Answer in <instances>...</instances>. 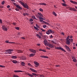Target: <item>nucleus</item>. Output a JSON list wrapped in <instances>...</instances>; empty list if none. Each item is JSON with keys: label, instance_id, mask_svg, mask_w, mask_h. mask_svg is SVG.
<instances>
[{"label": "nucleus", "instance_id": "nucleus-1", "mask_svg": "<svg viewBox=\"0 0 77 77\" xmlns=\"http://www.w3.org/2000/svg\"><path fill=\"white\" fill-rule=\"evenodd\" d=\"M19 3H20L22 5H23V6L24 8H26V9H28V8H29L28 5H27L26 4H24L23 2H21V1H19Z\"/></svg>", "mask_w": 77, "mask_h": 77}, {"label": "nucleus", "instance_id": "nucleus-2", "mask_svg": "<svg viewBox=\"0 0 77 77\" xmlns=\"http://www.w3.org/2000/svg\"><path fill=\"white\" fill-rule=\"evenodd\" d=\"M46 34H47V35H49L50 33H54V31L51 30V29H49L48 31H47Z\"/></svg>", "mask_w": 77, "mask_h": 77}, {"label": "nucleus", "instance_id": "nucleus-3", "mask_svg": "<svg viewBox=\"0 0 77 77\" xmlns=\"http://www.w3.org/2000/svg\"><path fill=\"white\" fill-rule=\"evenodd\" d=\"M66 44L67 45H70V42H71V39L69 38H66Z\"/></svg>", "mask_w": 77, "mask_h": 77}, {"label": "nucleus", "instance_id": "nucleus-4", "mask_svg": "<svg viewBox=\"0 0 77 77\" xmlns=\"http://www.w3.org/2000/svg\"><path fill=\"white\" fill-rule=\"evenodd\" d=\"M65 47L66 49L67 50V51H68V52H69V51H71V49H70V48H69L68 46L66 45H65Z\"/></svg>", "mask_w": 77, "mask_h": 77}, {"label": "nucleus", "instance_id": "nucleus-5", "mask_svg": "<svg viewBox=\"0 0 77 77\" xmlns=\"http://www.w3.org/2000/svg\"><path fill=\"white\" fill-rule=\"evenodd\" d=\"M55 48L57 49H59V50H62V51H64V52H66V51L64 49L62 48H61L60 47H58L57 48Z\"/></svg>", "mask_w": 77, "mask_h": 77}, {"label": "nucleus", "instance_id": "nucleus-6", "mask_svg": "<svg viewBox=\"0 0 77 77\" xmlns=\"http://www.w3.org/2000/svg\"><path fill=\"white\" fill-rule=\"evenodd\" d=\"M34 63L35 65V66L36 67V68L38 67L39 65V63L36 61H34Z\"/></svg>", "mask_w": 77, "mask_h": 77}, {"label": "nucleus", "instance_id": "nucleus-7", "mask_svg": "<svg viewBox=\"0 0 77 77\" xmlns=\"http://www.w3.org/2000/svg\"><path fill=\"white\" fill-rule=\"evenodd\" d=\"M40 23H45L46 24H47L48 25H50V24L44 21V20H40Z\"/></svg>", "mask_w": 77, "mask_h": 77}, {"label": "nucleus", "instance_id": "nucleus-8", "mask_svg": "<svg viewBox=\"0 0 77 77\" xmlns=\"http://www.w3.org/2000/svg\"><path fill=\"white\" fill-rule=\"evenodd\" d=\"M2 29L3 30H5V31H7V30H8V29L6 28V26L4 25L2 26Z\"/></svg>", "mask_w": 77, "mask_h": 77}, {"label": "nucleus", "instance_id": "nucleus-9", "mask_svg": "<svg viewBox=\"0 0 77 77\" xmlns=\"http://www.w3.org/2000/svg\"><path fill=\"white\" fill-rule=\"evenodd\" d=\"M29 51H31V52H32V53H36V50L34 49H29Z\"/></svg>", "mask_w": 77, "mask_h": 77}, {"label": "nucleus", "instance_id": "nucleus-10", "mask_svg": "<svg viewBox=\"0 0 77 77\" xmlns=\"http://www.w3.org/2000/svg\"><path fill=\"white\" fill-rule=\"evenodd\" d=\"M29 69L31 71H32V72H35V73H37V71L36 70H35L33 69L30 68Z\"/></svg>", "mask_w": 77, "mask_h": 77}, {"label": "nucleus", "instance_id": "nucleus-11", "mask_svg": "<svg viewBox=\"0 0 77 77\" xmlns=\"http://www.w3.org/2000/svg\"><path fill=\"white\" fill-rule=\"evenodd\" d=\"M69 10H70V11H75V12L77 11V10L75 9V8L71 7H70L69 8Z\"/></svg>", "mask_w": 77, "mask_h": 77}, {"label": "nucleus", "instance_id": "nucleus-12", "mask_svg": "<svg viewBox=\"0 0 77 77\" xmlns=\"http://www.w3.org/2000/svg\"><path fill=\"white\" fill-rule=\"evenodd\" d=\"M11 61L13 63H18V61L16 60H11Z\"/></svg>", "mask_w": 77, "mask_h": 77}, {"label": "nucleus", "instance_id": "nucleus-13", "mask_svg": "<svg viewBox=\"0 0 77 77\" xmlns=\"http://www.w3.org/2000/svg\"><path fill=\"white\" fill-rule=\"evenodd\" d=\"M47 46L49 47L50 48H54V46L52 45L50 43L48 44V45H47Z\"/></svg>", "mask_w": 77, "mask_h": 77}, {"label": "nucleus", "instance_id": "nucleus-14", "mask_svg": "<svg viewBox=\"0 0 77 77\" xmlns=\"http://www.w3.org/2000/svg\"><path fill=\"white\" fill-rule=\"evenodd\" d=\"M44 44H45V45H47L49 44L47 42V41L46 40H45L44 41Z\"/></svg>", "mask_w": 77, "mask_h": 77}, {"label": "nucleus", "instance_id": "nucleus-15", "mask_svg": "<svg viewBox=\"0 0 77 77\" xmlns=\"http://www.w3.org/2000/svg\"><path fill=\"white\" fill-rule=\"evenodd\" d=\"M70 2H71V3H72L74 4V5H77V2H75V1H73L72 0H70Z\"/></svg>", "mask_w": 77, "mask_h": 77}, {"label": "nucleus", "instance_id": "nucleus-16", "mask_svg": "<svg viewBox=\"0 0 77 77\" xmlns=\"http://www.w3.org/2000/svg\"><path fill=\"white\" fill-rule=\"evenodd\" d=\"M14 51V50L13 49H8L7 50H6L5 51V52H11V51Z\"/></svg>", "mask_w": 77, "mask_h": 77}, {"label": "nucleus", "instance_id": "nucleus-17", "mask_svg": "<svg viewBox=\"0 0 77 77\" xmlns=\"http://www.w3.org/2000/svg\"><path fill=\"white\" fill-rule=\"evenodd\" d=\"M5 42H6V43H7L8 44H14L15 43L14 42H9L8 40L5 41Z\"/></svg>", "mask_w": 77, "mask_h": 77}, {"label": "nucleus", "instance_id": "nucleus-18", "mask_svg": "<svg viewBox=\"0 0 77 77\" xmlns=\"http://www.w3.org/2000/svg\"><path fill=\"white\" fill-rule=\"evenodd\" d=\"M20 59H22V60H24L26 59V57L24 56H23L22 57H20Z\"/></svg>", "mask_w": 77, "mask_h": 77}, {"label": "nucleus", "instance_id": "nucleus-19", "mask_svg": "<svg viewBox=\"0 0 77 77\" xmlns=\"http://www.w3.org/2000/svg\"><path fill=\"white\" fill-rule=\"evenodd\" d=\"M40 57H42V58H46L47 59H48V57L47 56H40Z\"/></svg>", "mask_w": 77, "mask_h": 77}, {"label": "nucleus", "instance_id": "nucleus-20", "mask_svg": "<svg viewBox=\"0 0 77 77\" xmlns=\"http://www.w3.org/2000/svg\"><path fill=\"white\" fill-rule=\"evenodd\" d=\"M23 72V71H21V70H14V72Z\"/></svg>", "mask_w": 77, "mask_h": 77}, {"label": "nucleus", "instance_id": "nucleus-21", "mask_svg": "<svg viewBox=\"0 0 77 77\" xmlns=\"http://www.w3.org/2000/svg\"><path fill=\"white\" fill-rule=\"evenodd\" d=\"M11 59H15L17 58V57L16 56H12L11 57Z\"/></svg>", "mask_w": 77, "mask_h": 77}, {"label": "nucleus", "instance_id": "nucleus-22", "mask_svg": "<svg viewBox=\"0 0 77 77\" xmlns=\"http://www.w3.org/2000/svg\"><path fill=\"white\" fill-rule=\"evenodd\" d=\"M21 64L22 65V66H25V65H26V64L24 62H21Z\"/></svg>", "mask_w": 77, "mask_h": 77}, {"label": "nucleus", "instance_id": "nucleus-23", "mask_svg": "<svg viewBox=\"0 0 77 77\" xmlns=\"http://www.w3.org/2000/svg\"><path fill=\"white\" fill-rule=\"evenodd\" d=\"M16 7L17 8H18L19 9H20L22 10L23 9L22 8H21L20 5H17V6H16Z\"/></svg>", "mask_w": 77, "mask_h": 77}, {"label": "nucleus", "instance_id": "nucleus-24", "mask_svg": "<svg viewBox=\"0 0 77 77\" xmlns=\"http://www.w3.org/2000/svg\"><path fill=\"white\" fill-rule=\"evenodd\" d=\"M27 74L28 75H29V76H30V77H33V75H32L29 73H27Z\"/></svg>", "mask_w": 77, "mask_h": 77}, {"label": "nucleus", "instance_id": "nucleus-25", "mask_svg": "<svg viewBox=\"0 0 77 77\" xmlns=\"http://www.w3.org/2000/svg\"><path fill=\"white\" fill-rule=\"evenodd\" d=\"M32 74L33 75H35V76H38V75L37 74L35 73H32Z\"/></svg>", "mask_w": 77, "mask_h": 77}, {"label": "nucleus", "instance_id": "nucleus-26", "mask_svg": "<svg viewBox=\"0 0 77 77\" xmlns=\"http://www.w3.org/2000/svg\"><path fill=\"white\" fill-rule=\"evenodd\" d=\"M39 5H44L45 6L46 5V4L45 3H40Z\"/></svg>", "mask_w": 77, "mask_h": 77}, {"label": "nucleus", "instance_id": "nucleus-27", "mask_svg": "<svg viewBox=\"0 0 77 77\" xmlns=\"http://www.w3.org/2000/svg\"><path fill=\"white\" fill-rule=\"evenodd\" d=\"M17 51L18 52V53H23V51L19 50H17Z\"/></svg>", "mask_w": 77, "mask_h": 77}, {"label": "nucleus", "instance_id": "nucleus-28", "mask_svg": "<svg viewBox=\"0 0 77 77\" xmlns=\"http://www.w3.org/2000/svg\"><path fill=\"white\" fill-rule=\"evenodd\" d=\"M52 14L54 15L55 16V17H56V16H57V14H56L55 12L53 11V12H52Z\"/></svg>", "mask_w": 77, "mask_h": 77}, {"label": "nucleus", "instance_id": "nucleus-29", "mask_svg": "<svg viewBox=\"0 0 77 77\" xmlns=\"http://www.w3.org/2000/svg\"><path fill=\"white\" fill-rule=\"evenodd\" d=\"M35 56V54H31L29 55V57H32V56Z\"/></svg>", "mask_w": 77, "mask_h": 77}, {"label": "nucleus", "instance_id": "nucleus-30", "mask_svg": "<svg viewBox=\"0 0 77 77\" xmlns=\"http://www.w3.org/2000/svg\"><path fill=\"white\" fill-rule=\"evenodd\" d=\"M32 19H34V20H35H35H37V19L36 18V17H35L34 16H32Z\"/></svg>", "mask_w": 77, "mask_h": 77}, {"label": "nucleus", "instance_id": "nucleus-31", "mask_svg": "<svg viewBox=\"0 0 77 77\" xmlns=\"http://www.w3.org/2000/svg\"><path fill=\"white\" fill-rule=\"evenodd\" d=\"M34 29H35V30H37L38 31V30H39V29H38V28H37L36 27V26H34Z\"/></svg>", "mask_w": 77, "mask_h": 77}, {"label": "nucleus", "instance_id": "nucleus-32", "mask_svg": "<svg viewBox=\"0 0 77 77\" xmlns=\"http://www.w3.org/2000/svg\"><path fill=\"white\" fill-rule=\"evenodd\" d=\"M36 36L38 37V38H39V39H40V38H41V36H40V35H39V34H37L36 35Z\"/></svg>", "mask_w": 77, "mask_h": 77}, {"label": "nucleus", "instance_id": "nucleus-33", "mask_svg": "<svg viewBox=\"0 0 77 77\" xmlns=\"http://www.w3.org/2000/svg\"><path fill=\"white\" fill-rule=\"evenodd\" d=\"M62 5L63 6H66V4L65 3H62Z\"/></svg>", "mask_w": 77, "mask_h": 77}, {"label": "nucleus", "instance_id": "nucleus-34", "mask_svg": "<svg viewBox=\"0 0 77 77\" xmlns=\"http://www.w3.org/2000/svg\"><path fill=\"white\" fill-rule=\"evenodd\" d=\"M28 65L29 66L32 67V65L31 64H30V63H28Z\"/></svg>", "mask_w": 77, "mask_h": 77}, {"label": "nucleus", "instance_id": "nucleus-35", "mask_svg": "<svg viewBox=\"0 0 77 77\" xmlns=\"http://www.w3.org/2000/svg\"><path fill=\"white\" fill-rule=\"evenodd\" d=\"M15 29H17V30H19V29H20V27H15Z\"/></svg>", "mask_w": 77, "mask_h": 77}, {"label": "nucleus", "instance_id": "nucleus-36", "mask_svg": "<svg viewBox=\"0 0 77 77\" xmlns=\"http://www.w3.org/2000/svg\"><path fill=\"white\" fill-rule=\"evenodd\" d=\"M33 21V20L32 19H29V21L30 22H32V21Z\"/></svg>", "mask_w": 77, "mask_h": 77}, {"label": "nucleus", "instance_id": "nucleus-37", "mask_svg": "<svg viewBox=\"0 0 77 77\" xmlns=\"http://www.w3.org/2000/svg\"><path fill=\"white\" fill-rule=\"evenodd\" d=\"M73 61L74 62H77V60L75 59L73 60Z\"/></svg>", "mask_w": 77, "mask_h": 77}, {"label": "nucleus", "instance_id": "nucleus-38", "mask_svg": "<svg viewBox=\"0 0 77 77\" xmlns=\"http://www.w3.org/2000/svg\"><path fill=\"white\" fill-rule=\"evenodd\" d=\"M39 19H40V20H43V18H42L41 16H40Z\"/></svg>", "mask_w": 77, "mask_h": 77}, {"label": "nucleus", "instance_id": "nucleus-39", "mask_svg": "<svg viewBox=\"0 0 77 77\" xmlns=\"http://www.w3.org/2000/svg\"><path fill=\"white\" fill-rule=\"evenodd\" d=\"M0 67H1V68H5L4 66L2 65H0Z\"/></svg>", "mask_w": 77, "mask_h": 77}, {"label": "nucleus", "instance_id": "nucleus-40", "mask_svg": "<svg viewBox=\"0 0 77 77\" xmlns=\"http://www.w3.org/2000/svg\"><path fill=\"white\" fill-rule=\"evenodd\" d=\"M13 4H14V5H15V6H16V7L18 5H17V4H16L15 3V2H13Z\"/></svg>", "mask_w": 77, "mask_h": 77}, {"label": "nucleus", "instance_id": "nucleus-41", "mask_svg": "<svg viewBox=\"0 0 77 77\" xmlns=\"http://www.w3.org/2000/svg\"><path fill=\"white\" fill-rule=\"evenodd\" d=\"M46 27H47V26L45 25H44L43 26V28H46Z\"/></svg>", "mask_w": 77, "mask_h": 77}, {"label": "nucleus", "instance_id": "nucleus-42", "mask_svg": "<svg viewBox=\"0 0 77 77\" xmlns=\"http://www.w3.org/2000/svg\"><path fill=\"white\" fill-rule=\"evenodd\" d=\"M38 15H40V16H41V15L42 14L39 13H38Z\"/></svg>", "mask_w": 77, "mask_h": 77}, {"label": "nucleus", "instance_id": "nucleus-43", "mask_svg": "<svg viewBox=\"0 0 77 77\" xmlns=\"http://www.w3.org/2000/svg\"><path fill=\"white\" fill-rule=\"evenodd\" d=\"M2 4L3 5H4V4H5V1H3L2 2Z\"/></svg>", "mask_w": 77, "mask_h": 77}, {"label": "nucleus", "instance_id": "nucleus-44", "mask_svg": "<svg viewBox=\"0 0 77 77\" xmlns=\"http://www.w3.org/2000/svg\"><path fill=\"white\" fill-rule=\"evenodd\" d=\"M39 11H43V9H42V8H40L39 9Z\"/></svg>", "mask_w": 77, "mask_h": 77}, {"label": "nucleus", "instance_id": "nucleus-45", "mask_svg": "<svg viewBox=\"0 0 77 77\" xmlns=\"http://www.w3.org/2000/svg\"><path fill=\"white\" fill-rule=\"evenodd\" d=\"M36 26L37 27V28H39V26L37 24L36 25Z\"/></svg>", "mask_w": 77, "mask_h": 77}, {"label": "nucleus", "instance_id": "nucleus-46", "mask_svg": "<svg viewBox=\"0 0 77 77\" xmlns=\"http://www.w3.org/2000/svg\"><path fill=\"white\" fill-rule=\"evenodd\" d=\"M15 10H16L17 11H19V9L18 8H16Z\"/></svg>", "mask_w": 77, "mask_h": 77}, {"label": "nucleus", "instance_id": "nucleus-47", "mask_svg": "<svg viewBox=\"0 0 77 77\" xmlns=\"http://www.w3.org/2000/svg\"><path fill=\"white\" fill-rule=\"evenodd\" d=\"M40 36H42V33L39 32Z\"/></svg>", "mask_w": 77, "mask_h": 77}, {"label": "nucleus", "instance_id": "nucleus-48", "mask_svg": "<svg viewBox=\"0 0 77 77\" xmlns=\"http://www.w3.org/2000/svg\"><path fill=\"white\" fill-rule=\"evenodd\" d=\"M40 77H44V76L43 75H40Z\"/></svg>", "mask_w": 77, "mask_h": 77}, {"label": "nucleus", "instance_id": "nucleus-49", "mask_svg": "<svg viewBox=\"0 0 77 77\" xmlns=\"http://www.w3.org/2000/svg\"><path fill=\"white\" fill-rule=\"evenodd\" d=\"M42 51L43 52H46V51L45 50H42Z\"/></svg>", "mask_w": 77, "mask_h": 77}, {"label": "nucleus", "instance_id": "nucleus-50", "mask_svg": "<svg viewBox=\"0 0 77 77\" xmlns=\"http://www.w3.org/2000/svg\"><path fill=\"white\" fill-rule=\"evenodd\" d=\"M7 8H10V6L9 5H8L7 6Z\"/></svg>", "mask_w": 77, "mask_h": 77}, {"label": "nucleus", "instance_id": "nucleus-51", "mask_svg": "<svg viewBox=\"0 0 77 77\" xmlns=\"http://www.w3.org/2000/svg\"><path fill=\"white\" fill-rule=\"evenodd\" d=\"M55 66H56V67H59L60 66V65H56Z\"/></svg>", "mask_w": 77, "mask_h": 77}, {"label": "nucleus", "instance_id": "nucleus-52", "mask_svg": "<svg viewBox=\"0 0 77 77\" xmlns=\"http://www.w3.org/2000/svg\"><path fill=\"white\" fill-rule=\"evenodd\" d=\"M72 37H73V36H72V35H71L70 36V39H71V38H72Z\"/></svg>", "mask_w": 77, "mask_h": 77}, {"label": "nucleus", "instance_id": "nucleus-53", "mask_svg": "<svg viewBox=\"0 0 77 77\" xmlns=\"http://www.w3.org/2000/svg\"><path fill=\"white\" fill-rule=\"evenodd\" d=\"M0 23H1V24H2V20L1 19L0 20Z\"/></svg>", "mask_w": 77, "mask_h": 77}, {"label": "nucleus", "instance_id": "nucleus-54", "mask_svg": "<svg viewBox=\"0 0 77 77\" xmlns=\"http://www.w3.org/2000/svg\"><path fill=\"white\" fill-rule=\"evenodd\" d=\"M50 38H53V36H52V35H51V36H50Z\"/></svg>", "mask_w": 77, "mask_h": 77}, {"label": "nucleus", "instance_id": "nucleus-55", "mask_svg": "<svg viewBox=\"0 0 77 77\" xmlns=\"http://www.w3.org/2000/svg\"><path fill=\"white\" fill-rule=\"evenodd\" d=\"M37 45L38 46H40V45H41V44H37Z\"/></svg>", "mask_w": 77, "mask_h": 77}, {"label": "nucleus", "instance_id": "nucleus-56", "mask_svg": "<svg viewBox=\"0 0 77 77\" xmlns=\"http://www.w3.org/2000/svg\"><path fill=\"white\" fill-rule=\"evenodd\" d=\"M70 40L71 41V42H72V41H73V39H70Z\"/></svg>", "mask_w": 77, "mask_h": 77}, {"label": "nucleus", "instance_id": "nucleus-57", "mask_svg": "<svg viewBox=\"0 0 77 77\" xmlns=\"http://www.w3.org/2000/svg\"><path fill=\"white\" fill-rule=\"evenodd\" d=\"M69 38H70V36H69L68 35L67 37V39H69Z\"/></svg>", "mask_w": 77, "mask_h": 77}, {"label": "nucleus", "instance_id": "nucleus-58", "mask_svg": "<svg viewBox=\"0 0 77 77\" xmlns=\"http://www.w3.org/2000/svg\"><path fill=\"white\" fill-rule=\"evenodd\" d=\"M41 30H42V31L43 32H45V30H44L43 29H41Z\"/></svg>", "mask_w": 77, "mask_h": 77}, {"label": "nucleus", "instance_id": "nucleus-59", "mask_svg": "<svg viewBox=\"0 0 77 77\" xmlns=\"http://www.w3.org/2000/svg\"><path fill=\"white\" fill-rule=\"evenodd\" d=\"M13 24H14V26H15L16 25V23H13Z\"/></svg>", "mask_w": 77, "mask_h": 77}, {"label": "nucleus", "instance_id": "nucleus-60", "mask_svg": "<svg viewBox=\"0 0 77 77\" xmlns=\"http://www.w3.org/2000/svg\"><path fill=\"white\" fill-rule=\"evenodd\" d=\"M22 39H25V38L24 37H21Z\"/></svg>", "mask_w": 77, "mask_h": 77}, {"label": "nucleus", "instance_id": "nucleus-61", "mask_svg": "<svg viewBox=\"0 0 77 77\" xmlns=\"http://www.w3.org/2000/svg\"><path fill=\"white\" fill-rule=\"evenodd\" d=\"M5 54H9L8 52H5Z\"/></svg>", "mask_w": 77, "mask_h": 77}, {"label": "nucleus", "instance_id": "nucleus-62", "mask_svg": "<svg viewBox=\"0 0 77 77\" xmlns=\"http://www.w3.org/2000/svg\"><path fill=\"white\" fill-rule=\"evenodd\" d=\"M8 54H12V52H8Z\"/></svg>", "mask_w": 77, "mask_h": 77}, {"label": "nucleus", "instance_id": "nucleus-63", "mask_svg": "<svg viewBox=\"0 0 77 77\" xmlns=\"http://www.w3.org/2000/svg\"><path fill=\"white\" fill-rule=\"evenodd\" d=\"M62 35H64V33L63 32H62L61 33Z\"/></svg>", "mask_w": 77, "mask_h": 77}, {"label": "nucleus", "instance_id": "nucleus-64", "mask_svg": "<svg viewBox=\"0 0 77 77\" xmlns=\"http://www.w3.org/2000/svg\"><path fill=\"white\" fill-rule=\"evenodd\" d=\"M39 51H42V50L41 49H40L39 50Z\"/></svg>", "mask_w": 77, "mask_h": 77}]
</instances>
